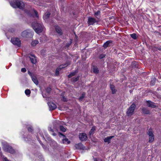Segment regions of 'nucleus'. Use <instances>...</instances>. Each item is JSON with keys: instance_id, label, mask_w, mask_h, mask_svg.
Returning <instances> with one entry per match:
<instances>
[{"instance_id": "1", "label": "nucleus", "mask_w": 161, "mask_h": 161, "mask_svg": "<svg viewBox=\"0 0 161 161\" xmlns=\"http://www.w3.org/2000/svg\"><path fill=\"white\" fill-rule=\"evenodd\" d=\"M32 26L35 31L37 33L42 32L43 30V25L42 23L33 22Z\"/></svg>"}, {"instance_id": "2", "label": "nucleus", "mask_w": 161, "mask_h": 161, "mask_svg": "<svg viewBox=\"0 0 161 161\" xmlns=\"http://www.w3.org/2000/svg\"><path fill=\"white\" fill-rule=\"evenodd\" d=\"M10 4L13 8H18L20 9H23L25 6L24 2L20 0H15L14 1L10 2Z\"/></svg>"}, {"instance_id": "3", "label": "nucleus", "mask_w": 161, "mask_h": 161, "mask_svg": "<svg viewBox=\"0 0 161 161\" xmlns=\"http://www.w3.org/2000/svg\"><path fill=\"white\" fill-rule=\"evenodd\" d=\"M33 32L30 30H27L23 31L21 33V36L23 37L31 38L33 36Z\"/></svg>"}, {"instance_id": "4", "label": "nucleus", "mask_w": 161, "mask_h": 161, "mask_svg": "<svg viewBox=\"0 0 161 161\" xmlns=\"http://www.w3.org/2000/svg\"><path fill=\"white\" fill-rule=\"evenodd\" d=\"M25 12L30 17H34L35 16L37 18H38L39 16L38 12L34 9H31L29 11L28 10H26Z\"/></svg>"}, {"instance_id": "5", "label": "nucleus", "mask_w": 161, "mask_h": 161, "mask_svg": "<svg viewBox=\"0 0 161 161\" xmlns=\"http://www.w3.org/2000/svg\"><path fill=\"white\" fill-rule=\"evenodd\" d=\"M136 107V106L134 103L130 105V107L128 109L126 112L128 116H130L133 114Z\"/></svg>"}, {"instance_id": "6", "label": "nucleus", "mask_w": 161, "mask_h": 161, "mask_svg": "<svg viewBox=\"0 0 161 161\" xmlns=\"http://www.w3.org/2000/svg\"><path fill=\"white\" fill-rule=\"evenodd\" d=\"M3 149L5 151L11 154H13L15 153V150L13 149L11 146L8 145H4L3 146Z\"/></svg>"}, {"instance_id": "7", "label": "nucleus", "mask_w": 161, "mask_h": 161, "mask_svg": "<svg viewBox=\"0 0 161 161\" xmlns=\"http://www.w3.org/2000/svg\"><path fill=\"white\" fill-rule=\"evenodd\" d=\"M12 43L14 45L19 47H20L21 45V41L19 39L17 38H13L11 40Z\"/></svg>"}, {"instance_id": "8", "label": "nucleus", "mask_w": 161, "mask_h": 161, "mask_svg": "<svg viewBox=\"0 0 161 161\" xmlns=\"http://www.w3.org/2000/svg\"><path fill=\"white\" fill-rule=\"evenodd\" d=\"M147 134L149 136V142H153L154 140V136L152 130L150 129L148 131Z\"/></svg>"}, {"instance_id": "9", "label": "nucleus", "mask_w": 161, "mask_h": 161, "mask_svg": "<svg viewBox=\"0 0 161 161\" xmlns=\"http://www.w3.org/2000/svg\"><path fill=\"white\" fill-rule=\"evenodd\" d=\"M80 140L81 141H86L87 139V136L86 134L84 133H80L79 135Z\"/></svg>"}, {"instance_id": "10", "label": "nucleus", "mask_w": 161, "mask_h": 161, "mask_svg": "<svg viewBox=\"0 0 161 161\" xmlns=\"http://www.w3.org/2000/svg\"><path fill=\"white\" fill-rule=\"evenodd\" d=\"M75 147L77 149L83 150L86 149L85 146L81 143L75 144Z\"/></svg>"}, {"instance_id": "11", "label": "nucleus", "mask_w": 161, "mask_h": 161, "mask_svg": "<svg viewBox=\"0 0 161 161\" xmlns=\"http://www.w3.org/2000/svg\"><path fill=\"white\" fill-rule=\"evenodd\" d=\"M96 22L97 20L95 18L90 17L88 18L87 23L89 25H93Z\"/></svg>"}, {"instance_id": "12", "label": "nucleus", "mask_w": 161, "mask_h": 161, "mask_svg": "<svg viewBox=\"0 0 161 161\" xmlns=\"http://www.w3.org/2000/svg\"><path fill=\"white\" fill-rule=\"evenodd\" d=\"M48 104L50 110H54L57 107V106L55 104L52 102H49Z\"/></svg>"}, {"instance_id": "13", "label": "nucleus", "mask_w": 161, "mask_h": 161, "mask_svg": "<svg viewBox=\"0 0 161 161\" xmlns=\"http://www.w3.org/2000/svg\"><path fill=\"white\" fill-rule=\"evenodd\" d=\"M31 62L33 64L36 63V58L34 55H31L29 57Z\"/></svg>"}, {"instance_id": "14", "label": "nucleus", "mask_w": 161, "mask_h": 161, "mask_svg": "<svg viewBox=\"0 0 161 161\" xmlns=\"http://www.w3.org/2000/svg\"><path fill=\"white\" fill-rule=\"evenodd\" d=\"M148 106L152 108H155L156 107V105H155V103L151 102L150 101H147L146 102Z\"/></svg>"}, {"instance_id": "15", "label": "nucleus", "mask_w": 161, "mask_h": 161, "mask_svg": "<svg viewBox=\"0 0 161 161\" xmlns=\"http://www.w3.org/2000/svg\"><path fill=\"white\" fill-rule=\"evenodd\" d=\"M55 30L56 32L60 35H62L63 34L61 28L58 26H57L55 27Z\"/></svg>"}, {"instance_id": "16", "label": "nucleus", "mask_w": 161, "mask_h": 161, "mask_svg": "<svg viewBox=\"0 0 161 161\" xmlns=\"http://www.w3.org/2000/svg\"><path fill=\"white\" fill-rule=\"evenodd\" d=\"M114 137V136H108L104 139V141L105 142H108V144H109L110 142V140L111 139H112Z\"/></svg>"}, {"instance_id": "17", "label": "nucleus", "mask_w": 161, "mask_h": 161, "mask_svg": "<svg viewBox=\"0 0 161 161\" xmlns=\"http://www.w3.org/2000/svg\"><path fill=\"white\" fill-rule=\"evenodd\" d=\"M110 87L111 90L112 94H114L116 92L117 90L115 88V86L112 84H110Z\"/></svg>"}, {"instance_id": "18", "label": "nucleus", "mask_w": 161, "mask_h": 161, "mask_svg": "<svg viewBox=\"0 0 161 161\" xmlns=\"http://www.w3.org/2000/svg\"><path fill=\"white\" fill-rule=\"evenodd\" d=\"M142 112L145 114H150V111L147 108H143L142 109Z\"/></svg>"}, {"instance_id": "19", "label": "nucleus", "mask_w": 161, "mask_h": 161, "mask_svg": "<svg viewBox=\"0 0 161 161\" xmlns=\"http://www.w3.org/2000/svg\"><path fill=\"white\" fill-rule=\"evenodd\" d=\"M31 79L33 81L35 84L36 85H37L38 84V81L36 76H34L32 77L31 78Z\"/></svg>"}, {"instance_id": "20", "label": "nucleus", "mask_w": 161, "mask_h": 161, "mask_svg": "<svg viewBox=\"0 0 161 161\" xmlns=\"http://www.w3.org/2000/svg\"><path fill=\"white\" fill-rule=\"evenodd\" d=\"M93 71L95 74H97L99 73V70L97 67L93 66Z\"/></svg>"}, {"instance_id": "21", "label": "nucleus", "mask_w": 161, "mask_h": 161, "mask_svg": "<svg viewBox=\"0 0 161 161\" xmlns=\"http://www.w3.org/2000/svg\"><path fill=\"white\" fill-rule=\"evenodd\" d=\"M50 13L49 12H47L43 16V18L44 19H47L50 16Z\"/></svg>"}, {"instance_id": "22", "label": "nucleus", "mask_w": 161, "mask_h": 161, "mask_svg": "<svg viewBox=\"0 0 161 161\" xmlns=\"http://www.w3.org/2000/svg\"><path fill=\"white\" fill-rule=\"evenodd\" d=\"M39 42L38 40L33 41L31 42V45L32 46H35Z\"/></svg>"}, {"instance_id": "23", "label": "nucleus", "mask_w": 161, "mask_h": 161, "mask_svg": "<svg viewBox=\"0 0 161 161\" xmlns=\"http://www.w3.org/2000/svg\"><path fill=\"white\" fill-rule=\"evenodd\" d=\"M63 143L66 144L67 143V144H69L70 143V141L69 140L68 138H65L63 140Z\"/></svg>"}, {"instance_id": "24", "label": "nucleus", "mask_w": 161, "mask_h": 161, "mask_svg": "<svg viewBox=\"0 0 161 161\" xmlns=\"http://www.w3.org/2000/svg\"><path fill=\"white\" fill-rule=\"evenodd\" d=\"M110 41H108L103 44V47L105 48H106L108 46V45L110 44Z\"/></svg>"}, {"instance_id": "25", "label": "nucleus", "mask_w": 161, "mask_h": 161, "mask_svg": "<svg viewBox=\"0 0 161 161\" xmlns=\"http://www.w3.org/2000/svg\"><path fill=\"white\" fill-rule=\"evenodd\" d=\"M77 73V72L76 71H74V72H73L71 73L69 75H68V77L69 78H71V77L75 75Z\"/></svg>"}, {"instance_id": "26", "label": "nucleus", "mask_w": 161, "mask_h": 161, "mask_svg": "<svg viewBox=\"0 0 161 161\" xmlns=\"http://www.w3.org/2000/svg\"><path fill=\"white\" fill-rule=\"evenodd\" d=\"M79 76H78L76 77H74L72 79V81L73 82H75L78 80L79 79Z\"/></svg>"}, {"instance_id": "27", "label": "nucleus", "mask_w": 161, "mask_h": 161, "mask_svg": "<svg viewBox=\"0 0 161 161\" xmlns=\"http://www.w3.org/2000/svg\"><path fill=\"white\" fill-rule=\"evenodd\" d=\"M95 130L96 127L95 126L92 127L89 132L90 135H91L92 134H93Z\"/></svg>"}, {"instance_id": "28", "label": "nucleus", "mask_w": 161, "mask_h": 161, "mask_svg": "<svg viewBox=\"0 0 161 161\" xmlns=\"http://www.w3.org/2000/svg\"><path fill=\"white\" fill-rule=\"evenodd\" d=\"M63 68V67H62V68L59 67V68H57V69L56 70V71H55V75H59V71L61 70L62 68Z\"/></svg>"}, {"instance_id": "29", "label": "nucleus", "mask_w": 161, "mask_h": 161, "mask_svg": "<svg viewBox=\"0 0 161 161\" xmlns=\"http://www.w3.org/2000/svg\"><path fill=\"white\" fill-rule=\"evenodd\" d=\"M155 81H156V78H152L151 79V85L152 86L154 85L155 84Z\"/></svg>"}, {"instance_id": "30", "label": "nucleus", "mask_w": 161, "mask_h": 161, "mask_svg": "<svg viewBox=\"0 0 161 161\" xmlns=\"http://www.w3.org/2000/svg\"><path fill=\"white\" fill-rule=\"evenodd\" d=\"M31 93V92L29 89H27L25 91V93L26 95H30Z\"/></svg>"}, {"instance_id": "31", "label": "nucleus", "mask_w": 161, "mask_h": 161, "mask_svg": "<svg viewBox=\"0 0 161 161\" xmlns=\"http://www.w3.org/2000/svg\"><path fill=\"white\" fill-rule=\"evenodd\" d=\"M130 36L133 39H136V34L135 33H133L132 34H131L130 35Z\"/></svg>"}, {"instance_id": "32", "label": "nucleus", "mask_w": 161, "mask_h": 161, "mask_svg": "<svg viewBox=\"0 0 161 161\" xmlns=\"http://www.w3.org/2000/svg\"><path fill=\"white\" fill-rule=\"evenodd\" d=\"M60 130L63 132H65L66 130L65 128L63 126H60Z\"/></svg>"}, {"instance_id": "33", "label": "nucleus", "mask_w": 161, "mask_h": 161, "mask_svg": "<svg viewBox=\"0 0 161 161\" xmlns=\"http://www.w3.org/2000/svg\"><path fill=\"white\" fill-rule=\"evenodd\" d=\"M101 13V12L100 11H98L97 12H96L94 13V15L96 16H98Z\"/></svg>"}, {"instance_id": "34", "label": "nucleus", "mask_w": 161, "mask_h": 161, "mask_svg": "<svg viewBox=\"0 0 161 161\" xmlns=\"http://www.w3.org/2000/svg\"><path fill=\"white\" fill-rule=\"evenodd\" d=\"M105 55L103 54H101L99 56V58L100 59H102L105 57Z\"/></svg>"}, {"instance_id": "35", "label": "nucleus", "mask_w": 161, "mask_h": 161, "mask_svg": "<svg viewBox=\"0 0 161 161\" xmlns=\"http://www.w3.org/2000/svg\"><path fill=\"white\" fill-rule=\"evenodd\" d=\"M28 130L30 132H32L33 131V129L31 127H28L27 128Z\"/></svg>"}, {"instance_id": "36", "label": "nucleus", "mask_w": 161, "mask_h": 161, "mask_svg": "<svg viewBox=\"0 0 161 161\" xmlns=\"http://www.w3.org/2000/svg\"><path fill=\"white\" fill-rule=\"evenodd\" d=\"M51 91V89L50 87H47V92L48 93H49Z\"/></svg>"}, {"instance_id": "37", "label": "nucleus", "mask_w": 161, "mask_h": 161, "mask_svg": "<svg viewBox=\"0 0 161 161\" xmlns=\"http://www.w3.org/2000/svg\"><path fill=\"white\" fill-rule=\"evenodd\" d=\"M85 93H83L82 95V96H81L80 97H79V99L80 100H82L83 98L84 97H85Z\"/></svg>"}, {"instance_id": "38", "label": "nucleus", "mask_w": 161, "mask_h": 161, "mask_svg": "<svg viewBox=\"0 0 161 161\" xmlns=\"http://www.w3.org/2000/svg\"><path fill=\"white\" fill-rule=\"evenodd\" d=\"M71 43H72V41H70V42H69L68 43L66 44V46L67 47H69L70 46V45L71 44Z\"/></svg>"}, {"instance_id": "39", "label": "nucleus", "mask_w": 161, "mask_h": 161, "mask_svg": "<svg viewBox=\"0 0 161 161\" xmlns=\"http://www.w3.org/2000/svg\"><path fill=\"white\" fill-rule=\"evenodd\" d=\"M21 71L22 72L25 73L26 72V70L25 68H22L21 69Z\"/></svg>"}, {"instance_id": "40", "label": "nucleus", "mask_w": 161, "mask_h": 161, "mask_svg": "<svg viewBox=\"0 0 161 161\" xmlns=\"http://www.w3.org/2000/svg\"><path fill=\"white\" fill-rule=\"evenodd\" d=\"M28 74L31 76V78H32V77L34 76V75H32V73L30 71H28Z\"/></svg>"}, {"instance_id": "41", "label": "nucleus", "mask_w": 161, "mask_h": 161, "mask_svg": "<svg viewBox=\"0 0 161 161\" xmlns=\"http://www.w3.org/2000/svg\"><path fill=\"white\" fill-rule=\"evenodd\" d=\"M62 100H63V101H64V102L67 101L66 98L64 96H63L62 97Z\"/></svg>"}, {"instance_id": "42", "label": "nucleus", "mask_w": 161, "mask_h": 161, "mask_svg": "<svg viewBox=\"0 0 161 161\" xmlns=\"http://www.w3.org/2000/svg\"><path fill=\"white\" fill-rule=\"evenodd\" d=\"M3 160L4 161H8V159L6 157L3 158Z\"/></svg>"}, {"instance_id": "43", "label": "nucleus", "mask_w": 161, "mask_h": 161, "mask_svg": "<svg viewBox=\"0 0 161 161\" xmlns=\"http://www.w3.org/2000/svg\"><path fill=\"white\" fill-rule=\"evenodd\" d=\"M156 48L158 50L161 51V47H158Z\"/></svg>"}, {"instance_id": "44", "label": "nucleus", "mask_w": 161, "mask_h": 161, "mask_svg": "<svg viewBox=\"0 0 161 161\" xmlns=\"http://www.w3.org/2000/svg\"><path fill=\"white\" fill-rule=\"evenodd\" d=\"M50 130L51 131H52V132H53V129H52L51 128H50Z\"/></svg>"}, {"instance_id": "45", "label": "nucleus", "mask_w": 161, "mask_h": 161, "mask_svg": "<svg viewBox=\"0 0 161 161\" xmlns=\"http://www.w3.org/2000/svg\"><path fill=\"white\" fill-rule=\"evenodd\" d=\"M37 138L38 140L40 142H40H41L40 141V139L38 137H37Z\"/></svg>"}, {"instance_id": "46", "label": "nucleus", "mask_w": 161, "mask_h": 161, "mask_svg": "<svg viewBox=\"0 0 161 161\" xmlns=\"http://www.w3.org/2000/svg\"><path fill=\"white\" fill-rule=\"evenodd\" d=\"M53 135H54V136H55L56 135V134L55 133H53Z\"/></svg>"}, {"instance_id": "47", "label": "nucleus", "mask_w": 161, "mask_h": 161, "mask_svg": "<svg viewBox=\"0 0 161 161\" xmlns=\"http://www.w3.org/2000/svg\"><path fill=\"white\" fill-rule=\"evenodd\" d=\"M43 137L44 139V137L43 136Z\"/></svg>"}]
</instances>
